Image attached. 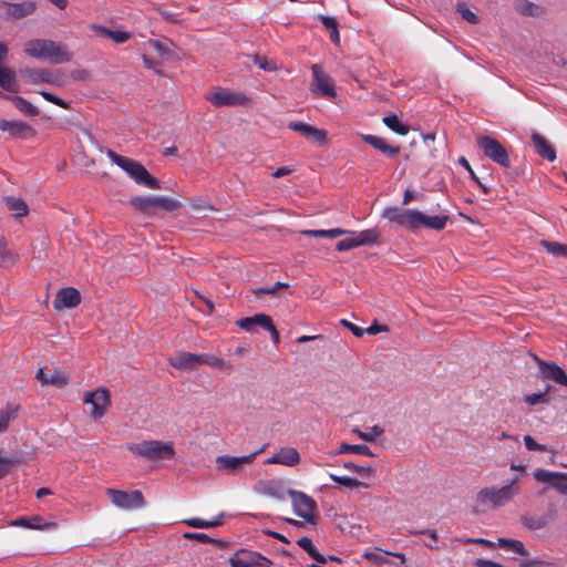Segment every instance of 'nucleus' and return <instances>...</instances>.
<instances>
[{
    "label": "nucleus",
    "instance_id": "obj_1",
    "mask_svg": "<svg viewBox=\"0 0 567 567\" xmlns=\"http://www.w3.org/2000/svg\"><path fill=\"white\" fill-rule=\"evenodd\" d=\"M186 202L188 205L184 203L159 196H146V197H132L130 203L132 204L134 209L137 210H148V209H159L166 212H175L184 208H190L193 210H208L215 209L206 199L204 198H187Z\"/></svg>",
    "mask_w": 567,
    "mask_h": 567
},
{
    "label": "nucleus",
    "instance_id": "obj_2",
    "mask_svg": "<svg viewBox=\"0 0 567 567\" xmlns=\"http://www.w3.org/2000/svg\"><path fill=\"white\" fill-rule=\"evenodd\" d=\"M24 52L32 58L48 60L52 64L68 63L73 53L63 43L47 39H34L25 43Z\"/></svg>",
    "mask_w": 567,
    "mask_h": 567
},
{
    "label": "nucleus",
    "instance_id": "obj_3",
    "mask_svg": "<svg viewBox=\"0 0 567 567\" xmlns=\"http://www.w3.org/2000/svg\"><path fill=\"white\" fill-rule=\"evenodd\" d=\"M105 154L114 164L126 172L136 184L151 189L161 188L159 182L140 162L118 155L110 148L105 151Z\"/></svg>",
    "mask_w": 567,
    "mask_h": 567
},
{
    "label": "nucleus",
    "instance_id": "obj_4",
    "mask_svg": "<svg viewBox=\"0 0 567 567\" xmlns=\"http://www.w3.org/2000/svg\"><path fill=\"white\" fill-rule=\"evenodd\" d=\"M306 235H310L313 237H330L336 238L343 234H350L351 236L341 239L336 249L339 251L351 250L355 247L363 246L367 244L374 243L377 240V233L374 230H364L358 235L354 233L341 229V228H332V229H315V230H306L303 231Z\"/></svg>",
    "mask_w": 567,
    "mask_h": 567
},
{
    "label": "nucleus",
    "instance_id": "obj_5",
    "mask_svg": "<svg viewBox=\"0 0 567 567\" xmlns=\"http://www.w3.org/2000/svg\"><path fill=\"white\" fill-rule=\"evenodd\" d=\"M519 488L517 478L502 487H484L476 495V505L489 509H495L511 503L518 495Z\"/></svg>",
    "mask_w": 567,
    "mask_h": 567
},
{
    "label": "nucleus",
    "instance_id": "obj_6",
    "mask_svg": "<svg viewBox=\"0 0 567 567\" xmlns=\"http://www.w3.org/2000/svg\"><path fill=\"white\" fill-rule=\"evenodd\" d=\"M126 449L135 456L148 461L173 460L175 457L174 443L158 440H145L137 443H130Z\"/></svg>",
    "mask_w": 567,
    "mask_h": 567
},
{
    "label": "nucleus",
    "instance_id": "obj_7",
    "mask_svg": "<svg viewBox=\"0 0 567 567\" xmlns=\"http://www.w3.org/2000/svg\"><path fill=\"white\" fill-rule=\"evenodd\" d=\"M447 220V215H392V223L414 231L421 228L441 230L445 227Z\"/></svg>",
    "mask_w": 567,
    "mask_h": 567
},
{
    "label": "nucleus",
    "instance_id": "obj_8",
    "mask_svg": "<svg viewBox=\"0 0 567 567\" xmlns=\"http://www.w3.org/2000/svg\"><path fill=\"white\" fill-rule=\"evenodd\" d=\"M20 75L27 83L32 85L47 83L53 86L62 87L65 84L64 75L62 72L45 68H25L20 70Z\"/></svg>",
    "mask_w": 567,
    "mask_h": 567
},
{
    "label": "nucleus",
    "instance_id": "obj_9",
    "mask_svg": "<svg viewBox=\"0 0 567 567\" xmlns=\"http://www.w3.org/2000/svg\"><path fill=\"white\" fill-rule=\"evenodd\" d=\"M105 493L111 503L123 511L137 509L145 505L144 496L138 489L126 492L122 489L107 488Z\"/></svg>",
    "mask_w": 567,
    "mask_h": 567
},
{
    "label": "nucleus",
    "instance_id": "obj_10",
    "mask_svg": "<svg viewBox=\"0 0 567 567\" xmlns=\"http://www.w3.org/2000/svg\"><path fill=\"white\" fill-rule=\"evenodd\" d=\"M476 144L484 155L501 166L509 167L511 161L505 147L491 136H476Z\"/></svg>",
    "mask_w": 567,
    "mask_h": 567
},
{
    "label": "nucleus",
    "instance_id": "obj_11",
    "mask_svg": "<svg viewBox=\"0 0 567 567\" xmlns=\"http://www.w3.org/2000/svg\"><path fill=\"white\" fill-rule=\"evenodd\" d=\"M229 565L231 567H271L272 561L260 553L239 549L229 558Z\"/></svg>",
    "mask_w": 567,
    "mask_h": 567
},
{
    "label": "nucleus",
    "instance_id": "obj_12",
    "mask_svg": "<svg viewBox=\"0 0 567 567\" xmlns=\"http://www.w3.org/2000/svg\"><path fill=\"white\" fill-rule=\"evenodd\" d=\"M289 496L291 497L295 513L308 523L313 524L317 508L316 502L307 494L293 489L289 491Z\"/></svg>",
    "mask_w": 567,
    "mask_h": 567
},
{
    "label": "nucleus",
    "instance_id": "obj_13",
    "mask_svg": "<svg viewBox=\"0 0 567 567\" xmlns=\"http://www.w3.org/2000/svg\"><path fill=\"white\" fill-rule=\"evenodd\" d=\"M83 401L92 405L91 417L94 420L101 419L105 414L106 408L111 404L110 392L105 388L85 392Z\"/></svg>",
    "mask_w": 567,
    "mask_h": 567
},
{
    "label": "nucleus",
    "instance_id": "obj_14",
    "mask_svg": "<svg viewBox=\"0 0 567 567\" xmlns=\"http://www.w3.org/2000/svg\"><path fill=\"white\" fill-rule=\"evenodd\" d=\"M207 100L216 107L249 104V99L244 93L221 89L214 92Z\"/></svg>",
    "mask_w": 567,
    "mask_h": 567
},
{
    "label": "nucleus",
    "instance_id": "obj_15",
    "mask_svg": "<svg viewBox=\"0 0 567 567\" xmlns=\"http://www.w3.org/2000/svg\"><path fill=\"white\" fill-rule=\"evenodd\" d=\"M311 70L313 75L311 92H319L322 96L326 97H334L336 90L332 79L322 71L319 64H313Z\"/></svg>",
    "mask_w": 567,
    "mask_h": 567
},
{
    "label": "nucleus",
    "instance_id": "obj_16",
    "mask_svg": "<svg viewBox=\"0 0 567 567\" xmlns=\"http://www.w3.org/2000/svg\"><path fill=\"white\" fill-rule=\"evenodd\" d=\"M288 128L298 132L301 136L312 140L318 145L328 143V133L324 130L317 128L302 122H290Z\"/></svg>",
    "mask_w": 567,
    "mask_h": 567
},
{
    "label": "nucleus",
    "instance_id": "obj_17",
    "mask_svg": "<svg viewBox=\"0 0 567 567\" xmlns=\"http://www.w3.org/2000/svg\"><path fill=\"white\" fill-rule=\"evenodd\" d=\"M81 302V295L78 289L73 287L62 288L58 291L53 301V308L61 310L63 308H75Z\"/></svg>",
    "mask_w": 567,
    "mask_h": 567
},
{
    "label": "nucleus",
    "instance_id": "obj_18",
    "mask_svg": "<svg viewBox=\"0 0 567 567\" xmlns=\"http://www.w3.org/2000/svg\"><path fill=\"white\" fill-rule=\"evenodd\" d=\"M0 130L2 132H8L12 137H19L22 140H27L35 135L34 128L21 121L0 120Z\"/></svg>",
    "mask_w": 567,
    "mask_h": 567
},
{
    "label": "nucleus",
    "instance_id": "obj_19",
    "mask_svg": "<svg viewBox=\"0 0 567 567\" xmlns=\"http://www.w3.org/2000/svg\"><path fill=\"white\" fill-rule=\"evenodd\" d=\"M257 454L258 452L245 456L221 455L216 458V465L218 470L236 472L243 465L251 463Z\"/></svg>",
    "mask_w": 567,
    "mask_h": 567
},
{
    "label": "nucleus",
    "instance_id": "obj_20",
    "mask_svg": "<svg viewBox=\"0 0 567 567\" xmlns=\"http://www.w3.org/2000/svg\"><path fill=\"white\" fill-rule=\"evenodd\" d=\"M10 525L35 530H51L58 527L55 522H47L40 515H33L31 517H19L12 520Z\"/></svg>",
    "mask_w": 567,
    "mask_h": 567
},
{
    "label": "nucleus",
    "instance_id": "obj_21",
    "mask_svg": "<svg viewBox=\"0 0 567 567\" xmlns=\"http://www.w3.org/2000/svg\"><path fill=\"white\" fill-rule=\"evenodd\" d=\"M265 463L295 466L300 463V454L295 447H282Z\"/></svg>",
    "mask_w": 567,
    "mask_h": 567
},
{
    "label": "nucleus",
    "instance_id": "obj_22",
    "mask_svg": "<svg viewBox=\"0 0 567 567\" xmlns=\"http://www.w3.org/2000/svg\"><path fill=\"white\" fill-rule=\"evenodd\" d=\"M530 137H532L533 144L535 146L536 153L540 157H543L549 162H553L556 159V150L549 141H547L538 132H534Z\"/></svg>",
    "mask_w": 567,
    "mask_h": 567
},
{
    "label": "nucleus",
    "instance_id": "obj_23",
    "mask_svg": "<svg viewBox=\"0 0 567 567\" xmlns=\"http://www.w3.org/2000/svg\"><path fill=\"white\" fill-rule=\"evenodd\" d=\"M540 370L546 379L553 380L559 385L567 386V374L563 368L555 362H539Z\"/></svg>",
    "mask_w": 567,
    "mask_h": 567
},
{
    "label": "nucleus",
    "instance_id": "obj_24",
    "mask_svg": "<svg viewBox=\"0 0 567 567\" xmlns=\"http://www.w3.org/2000/svg\"><path fill=\"white\" fill-rule=\"evenodd\" d=\"M35 378L41 382L42 385H55L59 388L65 386L69 383V379L62 371H53L47 373L40 368L35 374Z\"/></svg>",
    "mask_w": 567,
    "mask_h": 567
},
{
    "label": "nucleus",
    "instance_id": "obj_25",
    "mask_svg": "<svg viewBox=\"0 0 567 567\" xmlns=\"http://www.w3.org/2000/svg\"><path fill=\"white\" fill-rule=\"evenodd\" d=\"M171 364L179 370H195L198 367V354L190 352H179L171 358Z\"/></svg>",
    "mask_w": 567,
    "mask_h": 567
},
{
    "label": "nucleus",
    "instance_id": "obj_26",
    "mask_svg": "<svg viewBox=\"0 0 567 567\" xmlns=\"http://www.w3.org/2000/svg\"><path fill=\"white\" fill-rule=\"evenodd\" d=\"M4 9L8 16L14 19H21L33 13L35 10V4L31 1L21 3H6Z\"/></svg>",
    "mask_w": 567,
    "mask_h": 567
},
{
    "label": "nucleus",
    "instance_id": "obj_27",
    "mask_svg": "<svg viewBox=\"0 0 567 567\" xmlns=\"http://www.w3.org/2000/svg\"><path fill=\"white\" fill-rule=\"evenodd\" d=\"M19 254L8 246L4 237L0 236V267L11 268L19 261Z\"/></svg>",
    "mask_w": 567,
    "mask_h": 567
},
{
    "label": "nucleus",
    "instance_id": "obj_28",
    "mask_svg": "<svg viewBox=\"0 0 567 567\" xmlns=\"http://www.w3.org/2000/svg\"><path fill=\"white\" fill-rule=\"evenodd\" d=\"M514 8L517 13L532 18H538L545 12L543 7L528 0H516Z\"/></svg>",
    "mask_w": 567,
    "mask_h": 567
},
{
    "label": "nucleus",
    "instance_id": "obj_29",
    "mask_svg": "<svg viewBox=\"0 0 567 567\" xmlns=\"http://www.w3.org/2000/svg\"><path fill=\"white\" fill-rule=\"evenodd\" d=\"M392 132H394L395 134H398L400 136L406 137V143L409 145H413L416 141L414 135L412 137L409 136L410 133L411 132L414 133L415 130L409 123L400 120L398 117V115L393 114V113H392Z\"/></svg>",
    "mask_w": 567,
    "mask_h": 567
},
{
    "label": "nucleus",
    "instance_id": "obj_30",
    "mask_svg": "<svg viewBox=\"0 0 567 567\" xmlns=\"http://www.w3.org/2000/svg\"><path fill=\"white\" fill-rule=\"evenodd\" d=\"M0 86L8 91L16 93L18 92V84L16 80V73L9 68L0 64Z\"/></svg>",
    "mask_w": 567,
    "mask_h": 567
},
{
    "label": "nucleus",
    "instance_id": "obj_31",
    "mask_svg": "<svg viewBox=\"0 0 567 567\" xmlns=\"http://www.w3.org/2000/svg\"><path fill=\"white\" fill-rule=\"evenodd\" d=\"M534 478L542 483H548L550 486L554 485L557 478L567 480V473L550 472L545 468H536L533 473Z\"/></svg>",
    "mask_w": 567,
    "mask_h": 567
},
{
    "label": "nucleus",
    "instance_id": "obj_32",
    "mask_svg": "<svg viewBox=\"0 0 567 567\" xmlns=\"http://www.w3.org/2000/svg\"><path fill=\"white\" fill-rule=\"evenodd\" d=\"M262 317L269 316L265 313H257L252 317L241 318L237 321V326L248 332L255 331L257 327H260L261 329L266 330V326L260 320V318Z\"/></svg>",
    "mask_w": 567,
    "mask_h": 567
},
{
    "label": "nucleus",
    "instance_id": "obj_33",
    "mask_svg": "<svg viewBox=\"0 0 567 567\" xmlns=\"http://www.w3.org/2000/svg\"><path fill=\"white\" fill-rule=\"evenodd\" d=\"M9 100L20 112L28 116H37L39 114L38 107L21 96H9Z\"/></svg>",
    "mask_w": 567,
    "mask_h": 567
},
{
    "label": "nucleus",
    "instance_id": "obj_34",
    "mask_svg": "<svg viewBox=\"0 0 567 567\" xmlns=\"http://www.w3.org/2000/svg\"><path fill=\"white\" fill-rule=\"evenodd\" d=\"M18 410L19 405L13 406L8 404L0 411V432L8 429L10 421L17 417Z\"/></svg>",
    "mask_w": 567,
    "mask_h": 567
},
{
    "label": "nucleus",
    "instance_id": "obj_35",
    "mask_svg": "<svg viewBox=\"0 0 567 567\" xmlns=\"http://www.w3.org/2000/svg\"><path fill=\"white\" fill-rule=\"evenodd\" d=\"M320 21L324 25V28L330 32V39L333 43L338 44L340 42V34L338 31V21L328 16H321Z\"/></svg>",
    "mask_w": 567,
    "mask_h": 567
},
{
    "label": "nucleus",
    "instance_id": "obj_36",
    "mask_svg": "<svg viewBox=\"0 0 567 567\" xmlns=\"http://www.w3.org/2000/svg\"><path fill=\"white\" fill-rule=\"evenodd\" d=\"M540 245L555 257H567V245L548 240H540Z\"/></svg>",
    "mask_w": 567,
    "mask_h": 567
},
{
    "label": "nucleus",
    "instance_id": "obj_37",
    "mask_svg": "<svg viewBox=\"0 0 567 567\" xmlns=\"http://www.w3.org/2000/svg\"><path fill=\"white\" fill-rule=\"evenodd\" d=\"M520 520L530 530L542 529L547 525V519L543 516L523 515Z\"/></svg>",
    "mask_w": 567,
    "mask_h": 567
},
{
    "label": "nucleus",
    "instance_id": "obj_38",
    "mask_svg": "<svg viewBox=\"0 0 567 567\" xmlns=\"http://www.w3.org/2000/svg\"><path fill=\"white\" fill-rule=\"evenodd\" d=\"M498 545L503 548H506L508 550H512L516 554H519V555H527L528 551L526 550L524 544L520 542V540H516V539H507V538H499L498 539Z\"/></svg>",
    "mask_w": 567,
    "mask_h": 567
},
{
    "label": "nucleus",
    "instance_id": "obj_39",
    "mask_svg": "<svg viewBox=\"0 0 567 567\" xmlns=\"http://www.w3.org/2000/svg\"><path fill=\"white\" fill-rule=\"evenodd\" d=\"M338 453L339 454L354 453V454H360V455H372L369 446H367L364 444H348V443H342L338 450Z\"/></svg>",
    "mask_w": 567,
    "mask_h": 567
},
{
    "label": "nucleus",
    "instance_id": "obj_40",
    "mask_svg": "<svg viewBox=\"0 0 567 567\" xmlns=\"http://www.w3.org/2000/svg\"><path fill=\"white\" fill-rule=\"evenodd\" d=\"M97 31L102 37L110 38L116 43H124L130 38V34L125 31H113L104 27H99Z\"/></svg>",
    "mask_w": 567,
    "mask_h": 567
},
{
    "label": "nucleus",
    "instance_id": "obj_41",
    "mask_svg": "<svg viewBox=\"0 0 567 567\" xmlns=\"http://www.w3.org/2000/svg\"><path fill=\"white\" fill-rule=\"evenodd\" d=\"M6 209L18 213H28L27 203L20 197H4Z\"/></svg>",
    "mask_w": 567,
    "mask_h": 567
},
{
    "label": "nucleus",
    "instance_id": "obj_42",
    "mask_svg": "<svg viewBox=\"0 0 567 567\" xmlns=\"http://www.w3.org/2000/svg\"><path fill=\"white\" fill-rule=\"evenodd\" d=\"M200 364H207L213 368L217 369H224L225 368V361L216 355L209 354V353H200L198 354V365Z\"/></svg>",
    "mask_w": 567,
    "mask_h": 567
},
{
    "label": "nucleus",
    "instance_id": "obj_43",
    "mask_svg": "<svg viewBox=\"0 0 567 567\" xmlns=\"http://www.w3.org/2000/svg\"><path fill=\"white\" fill-rule=\"evenodd\" d=\"M223 516L224 515L221 514L218 518L210 520V522L198 518V517H194L190 519H186L185 523L193 528H208V527L220 525Z\"/></svg>",
    "mask_w": 567,
    "mask_h": 567
},
{
    "label": "nucleus",
    "instance_id": "obj_44",
    "mask_svg": "<svg viewBox=\"0 0 567 567\" xmlns=\"http://www.w3.org/2000/svg\"><path fill=\"white\" fill-rule=\"evenodd\" d=\"M400 190L403 194L402 205H408L413 200H421L424 197V194L422 192L416 190L414 187H403V185L400 187Z\"/></svg>",
    "mask_w": 567,
    "mask_h": 567
},
{
    "label": "nucleus",
    "instance_id": "obj_45",
    "mask_svg": "<svg viewBox=\"0 0 567 567\" xmlns=\"http://www.w3.org/2000/svg\"><path fill=\"white\" fill-rule=\"evenodd\" d=\"M362 140L384 154H390V145L383 138L374 135H362Z\"/></svg>",
    "mask_w": 567,
    "mask_h": 567
},
{
    "label": "nucleus",
    "instance_id": "obj_46",
    "mask_svg": "<svg viewBox=\"0 0 567 567\" xmlns=\"http://www.w3.org/2000/svg\"><path fill=\"white\" fill-rule=\"evenodd\" d=\"M329 477L334 483H338V484H340L342 486H346V487H349V488L359 487L361 485V482H359L355 478L348 477V476H338L336 474H330Z\"/></svg>",
    "mask_w": 567,
    "mask_h": 567
},
{
    "label": "nucleus",
    "instance_id": "obj_47",
    "mask_svg": "<svg viewBox=\"0 0 567 567\" xmlns=\"http://www.w3.org/2000/svg\"><path fill=\"white\" fill-rule=\"evenodd\" d=\"M150 44L162 56H168L172 54V50L169 45L172 44L168 41H159V40H151Z\"/></svg>",
    "mask_w": 567,
    "mask_h": 567
},
{
    "label": "nucleus",
    "instance_id": "obj_48",
    "mask_svg": "<svg viewBox=\"0 0 567 567\" xmlns=\"http://www.w3.org/2000/svg\"><path fill=\"white\" fill-rule=\"evenodd\" d=\"M287 287H288V284H286V282H277L272 287L255 288L251 291L256 297H259L260 295H275L278 290L287 288Z\"/></svg>",
    "mask_w": 567,
    "mask_h": 567
},
{
    "label": "nucleus",
    "instance_id": "obj_49",
    "mask_svg": "<svg viewBox=\"0 0 567 567\" xmlns=\"http://www.w3.org/2000/svg\"><path fill=\"white\" fill-rule=\"evenodd\" d=\"M252 60L255 64H258V66L265 71H274L277 69L276 63L271 60H268L266 56L256 54L252 56Z\"/></svg>",
    "mask_w": 567,
    "mask_h": 567
},
{
    "label": "nucleus",
    "instance_id": "obj_50",
    "mask_svg": "<svg viewBox=\"0 0 567 567\" xmlns=\"http://www.w3.org/2000/svg\"><path fill=\"white\" fill-rule=\"evenodd\" d=\"M260 320L266 326V330L270 332L272 342L275 344H277L279 342V340H280L279 332L276 329L271 318L270 317H262V318H260Z\"/></svg>",
    "mask_w": 567,
    "mask_h": 567
},
{
    "label": "nucleus",
    "instance_id": "obj_51",
    "mask_svg": "<svg viewBox=\"0 0 567 567\" xmlns=\"http://www.w3.org/2000/svg\"><path fill=\"white\" fill-rule=\"evenodd\" d=\"M524 401L529 405L547 403L548 402L547 391L542 392V393H534V394L526 395Z\"/></svg>",
    "mask_w": 567,
    "mask_h": 567
},
{
    "label": "nucleus",
    "instance_id": "obj_52",
    "mask_svg": "<svg viewBox=\"0 0 567 567\" xmlns=\"http://www.w3.org/2000/svg\"><path fill=\"white\" fill-rule=\"evenodd\" d=\"M353 433H357L359 437L364 441H373L377 436H379L383 431L379 426H373L371 432H362L359 429H353Z\"/></svg>",
    "mask_w": 567,
    "mask_h": 567
},
{
    "label": "nucleus",
    "instance_id": "obj_53",
    "mask_svg": "<svg viewBox=\"0 0 567 567\" xmlns=\"http://www.w3.org/2000/svg\"><path fill=\"white\" fill-rule=\"evenodd\" d=\"M386 555H390V553L381 551L379 549L364 553V557L367 559L375 561V563H386L388 561V559L385 558Z\"/></svg>",
    "mask_w": 567,
    "mask_h": 567
},
{
    "label": "nucleus",
    "instance_id": "obj_54",
    "mask_svg": "<svg viewBox=\"0 0 567 567\" xmlns=\"http://www.w3.org/2000/svg\"><path fill=\"white\" fill-rule=\"evenodd\" d=\"M457 11L461 13L462 18L472 24H476L478 22V17L467 9L465 6L460 4L457 7Z\"/></svg>",
    "mask_w": 567,
    "mask_h": 567
},
{
    "label": "nucleus",
    "instance_id": "obj_55",
    "mask_svg": "<svg viewBox=\"0 0 567 567\" xmlns=\"http://www.w3.org/2000/svg\"><path fill=\"white\" fill-rule=\"evenodd\" d=\"M40 94L47 101H49V102H51V103H53V104H55V105H58L60 107H63V109H68L69 107V104L64 100L60 99L59 96H56V95H54V94H52L50 92L42 91V92H40Z\"/></svg>",
    "mask_w": 567,
    "mask_h": 567
},
{
    "label": "nucleus",
    "instance_id": "obj_56",
    "mask_svg": "<svg viewBox=\"0 0 567 567\" xmlns=\"http://www.w3.org/2000/svg\"><path fill=\"white\" fill-rule=\"evenodd\" d=\"M524 443L528 451H546V446L537 443L530 435L524 436Z\"/></svg>",
    "mask_w": 567,
    "mask_h": 567
},
{
    "label": "nucleus",
    "instance_id": "obj_57",
    "mask_svg": "<svg viewBox=\"0 0 567 567\" xmlns=\"http://www.w3.org/2000/svg\"><path fill=\"white\" fill-rule=\"evenodd\" d=\"M340 323L348 328L355 337H362L364 334V329L348 321L347 319H341Z\"/></svg>",
    "mask_w": 567,
    "mask_h": 567
},
{
    "label": "nucleus",
    "instance_id": "obj_58",
    "mask_svg": "<svg viewBox=\"0 0 567 567\" xmlns=\"http://www.w3.org/2000/svg\"><path fill=\"white\" fill-rule=\"evenodd\" d=\"M70 76L74 81H86L90 76L89 72L84 69H75L71 71Z\"/></svg>",
    "mask_w": 567,
    "mask_h": 567
},
{
    "label": "nucleus",
    "instance_id": "obj_59",
    "mask_svg": "<svg viewBox=\"0 0 567 567\" xmlns=\"http://www.w3.org/2000/svg\"><path fill=\"white\" fill-rule=\"evenodd\" d=\"M184 537L188 538V539H196V540H199L202 543H209V542H212L210 537L207 536L204 533H186L184 535Z\"/></svg>",
    "mask_w": 567,
    "mask_h": 567
},
{
    "label": "nucleus",
    "instance_id": "obj_60",
    "mask_svg": "<svg viewBox=\"0 0 567 567\" xmlns=\"http://www.w3.org/2000/svg\"><path fill=\"white\" fill-rule=\"evenodd\" d=\"M458 163L464 166L471 174L472 178L480 184V186L483 187L484 192H487V188L478 181V178L475 176L474 172L472 171L468 161L465 157H460Z\"/></svg>",
    "mask_w": 567,
    "mask_h": 567
},
{
    "label": "nucleus",
    "instance_id": "obj_61",
    "mask_svg": "<svg viewBox=\"0 0 567 567\" xmlns=\"http://www.w3.org/2000/svg\"><path fill=\"white\" fill-rule=\"evenodd\" d=\"M422 534H426L430 537V542L426 543L429 548H437V533L434 529L422 532Z\"/></svg>",
    "mask_w": 567,
    "mask_h": 567
},
{
    "label": "nucleus",
    "instance_id": "obj_62",
    "mask_svg": "<svg viewBox=\"0 0 567 567\" xmlns=\"http://www.w3.org/2000/svg\"><path fill=\"white\" fill-rule=\"evenodd\" d=\"M381 331H388V327L386 326H381V324H378V323H373L371 324L369 328H367L364 330V333H368V334H377Z\"/></svg>",
    "mask_w": 567,
    "mask_h": 567
},
{
    "label": "nucleus",
    "instance_id": "obj_63",
    "mask_svg": "<svg viewBox=\"0 0 567 567\" xmlns=\"http://www.w3.org/2000/svg\"><path fill=\"white\" fill-rule=\"evenodd\" d=\"M297 544L299 547H301L303 550L308 551L313 547L312 540L309 537H302L297 540Z\"/></svg>",
    "mask_w": 567,
    "mask_h": 567
},
{
    "label": "nucleus",
    "instance_id": "obj_64",
    "mask_svg": "<svg viewBox=\"0 0 567 567\" xmlns=\"http://www.w3.org/2000/svg\"><path fill=\"white\" fill-rule=\"evenodd\" d=\"M563 481H564L563 478H557V481H555V483L551 487H554L560 494L566 495L567 494V484L563 483Z\"/></svg>",
    "mask_w": 567,
    "mask_h": 567
}]
</instances>
